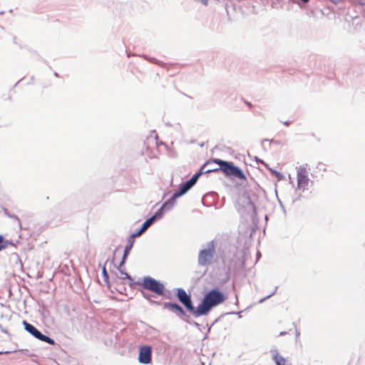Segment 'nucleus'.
Listing matches in <instances>:
<instances>
[{
	"label": "nucleus",
	"mask_w": 365,
	"mask_h": 365,
	"mask_svg": "<svg viewBox=\"0 0 365 365\" xmlns=\"http://www.w3.org/2000/svg\"><path fill=\"white\" fill-rule=\"evenodd\" d=\"M225 299V294L217 289L209 291L196 309L197 316L206 314L212 307L223 303Z\"/></svg>",
	"instance_id": "obj_1"
},
{
	"label": "nucleus",
	"mask_w": 365,
	"mask_h": 365,
	"mask_svg": "<svg viewBox=\"0 0 365 365\" xmlns=\"http://www.w3.org/2000/svg\"><path fill=\"white\" fill-rule=\"evenodd\" d=\"M213 162L220 165V170L227 176H232L239 180H246V176L244 173L232 163L222 160L220 159H215ZM217 171L218 169L213 170Z\"/></svg>",
	"instance_id": "obj_2"
},
{
	"label": "nucleus",
	"mask_w": 365,
	"mask_h": 365,
	"mask_svg": "<svg viewBox=\"0 0 365 365\" xmlns=\"http://www.w3.org/2000/svg\"><path fill=\"white\" fill-rule=\"evenodd\" d=\"M200 175V173H196L189 180L182 183L180 185L179 190L173 194L170 201H168L163 204L162 207L159 210V212L164 209L168 204H173L177 198L187 192L196 183Z\"/></svg>",
	"instance_id": "obj_3"
},
{
	"label": "nucleus",
	"mask_w": 365,
	"mask_h": 365,
	"mask_svg": "<svg viewBox=\"0 0 365 365\" xmlns=\"http://www.w3.org/2000/svg\"><path fill=\"white\" fill-rule=\"evenodd\" d=\"M141 285L145 289L149 290L157 295H163L164 293V285L150 277H144Z\"/></svg>",
	"instance_id": "obj_4"
},
{
	"label": "nucleus",
	"mask_w": 365,
	"mask_h": 365,
	"mask_svg": "<svg viewBox=\"0 0 365 365\" xmlns=\"http://www.w3.org/2000/svg\"><path fill=\"white\" fill-rule=\"evenodd\" d=\"M215 253V245L213 242H211L207 249L202 250L200 252L198 256V263L202 266L210 264L214 257Z\"/></svg>",
	"instance_id": "obj_5"
},
{
	"label": "nucleus",
	"mask_w": 365,
	"mask_h": 365,
	"mask_svg": "<svg viewBox=\"0 0 365 365\" xmlns=\"http://www.w3.org/2000/svg\"><path fill=\"white\" fill-rule=\"evenodd\" d=\"M177 297L179 301L185 307L188 312L197 316L196 309L192 305L190 296L183 289H178Z\"/></svg>",
	"instance_id": "obj_6"
},
{
	"label": "nucleus",
	"mask_w": 365,
	"mask_h": 365,
	"mask_svg": "<svg viewBox=\"0 0 365 365\" xmlns=\"http://www.w3.org/2000/svg\"><path fill=\"white\" fill-rule=\"evenodd\" d=\"M24 325L25 329L29 332L31 334H32L34 336H35L36 339L46 342L51 345H53L55 344V341L53 339L41 334L34 326L32 324L28 323L26 321H24Z\"/></svg>",
	"instance_id": "obj_7"
},
{
	"label": "nucleus",
	"mask_w": 365,
	"mask_h": 365,
	"mask_svg": "<svg viewBox=\"0 0 365 365\" xmlns=\"http://www.w3.org/2000/svg\"><path fill=\"white\" fill-rule=\"evenodd\" d=\"M297 187L299 190H304L307 188L309 179L308 177V171L304 167H299L297 173Z\"/></svg>",
	"instance_id": "obj_8"
},
{
	"label": "nucleus",
	"mask_w": 365,
	"mask_h": 365,
	"mask_svg": "<svg viewBox=\"0 0 365 365\" xmlns=\"http://www.w3.org/2000/svg\"><path fill=\"white\" fill-rule=\"evenodd\" d=\"M138 361L140 364H148L152 361V348L150 346H142L139 349Z\"/></svg>",
	"instance_id": "obj_9"
},
{
	"label": "nucleus",
	"mask_w": 365,
	"mask_h": 365,
	"mask_svg": "<svg viewBox=\"0 0 365 365\" xmlns=\"http://www.w3.org/2000/svg\"><path fill=\"white\" fill-rule=\"evenodd\" d=\"M163 308L176 313L179 316L185 315L182 308L175 303L165 302L163 304Z\"/></svg>",
	"instance_id": "obj_10"
},
{
	"label": "nucleus",
	"mask_w": 365,
	"mask_h": 365,
	"mask_svg": "<svg viewBox=\"0 0 365 365\" xmlns=\"http://www.w3.org/2000/svg\"><path fill=\"white\" fill-rule=\"evenodd\" d=\"M158 214L152 216L149 219H148L143 225L142 227L136 232L133 233V237H136L140 236L154 222L157 217Z\"/></svg>",
	"instance_id": "obj_11"
},
{
	"label": "nucleus",
	"mask_w": 365,
	"mask_h": 365,
	"mask_svg": "<svg viewBox=\"0 0 365 365\" xmlns=\"http://www.w3.org/2000/svg\"><path fill=\"white\" fill-rule=\"evenodd\" d=\"M134 238L135 237H133V234H132L128 240L129 245H127L125 248L124 255H123V260L120 263V265H123L124 264L125 258L127 257L128 255L129 254L130 250L132 249L133 243H134Z\"/></svg>",
	"instance_id": "obj_12"
},
{
	"label": "nucleus",
	"mask_w": 365,
	"mask_h": 365,
	"mask_svg": "<svg viewBox=\"0 0 365 365\" xmlns=\"http://www.w3.org/2000/svg\"><path fill=\"white\" fill-rule=\"evenodd\" d=\"M273 359L277 365H288L287 359L279 354H276L273 356Z\"/></svg>",
	"instance_id": "obj_13"
},
{
	"label": "nucleus",
	"mask_w": 365,
	"mask_h": 365,
	"mask_svg": "<svg viewBox=\"0 0 365 365\" xmlns=\"http://www.w3.org/2000/svg\"><path fill=\"white\" fill-rule=\"evenodd\" d=\"M14 244L8 240H5L4 237L0 235V251L6 249L9 246H13Z\"/></svg>",
	"instance_id": "obj_14"
},
{
	"label": "nucleus",
	"mask_w": 365,
	"mask_h": 365,
	"mask_svg": "<svg viewBox=\"0 0 365 365\" xmlns=\"http://www.w3.org/2000/svg\"><path fill=\"white\" fill-rule=\"evenodd\" d=\"M122 279H128L131 280L130 276L127 272H121Z\"/></svg>",
	"instance_id": "obj_15"
},
{
	"label": "nucleus",
	"mask_w": 365,
	"mask_h": 365,
	"mask_svg": "<svg viewBox=\"0 0 365 365\" xmlns=\"http://www.w3.org/2000/svg\"><path fill=\"white\" fill-rule=\"evenodd\" d=\"M103 273L106 275L107 274V272H106V269L105 267L103 268Z\"/></svg>",
	"instance_id": "obj_16"
},
{
	"label": "nucleus",
	"mask_w": 365,
	"mask_h": 365,
	"mask_svg": "<svg viewBox=\"0 0 365 365\" xmlns=\"http://www.w3.org/2000/svg\"><path fill=\"white\" fill-rule=\"evenodd\" d=\"M284 124L285 125L288 126L289 125V123L288 121H287V122H284Z\"/></svg>",
	"instance_id": "obj_17"
},
{
	"label": "nucleus",
	"mask_w": 365,
	"mask_h": 365,
	"mask_svg": "<svg viewBox=\"0 0 365 365\" xmlns=\"http://www.w3.org/2000/svg\"><path fill=\"white\" fill-rule=\"evenodd\" d=\"M302 1L305 2V3L309 1V0H302Z\"/></svg>",
	"instance_id": "obj_18"
},
{
	"label": "nucleus",
	"mask_w": 365,
	"mask_h": 365,
	"mask_svg": "<svg viewBox=\"0 0 365 365\" xmlns=\"http://www.w3.org/2000/svg\"><path fill=\"white\" fill-rule=\"evenodd\" d=\"M247 104L249 106H251V104L250 103H247Z\"/></svg>",
	"instance_id": "obj_19"
}]
</instances>
